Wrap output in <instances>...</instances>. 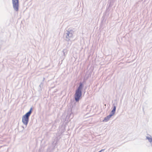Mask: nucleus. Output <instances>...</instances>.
Listing matches in <instances>:
<instances>
[{
    "label": "nucleus",
    "instance_id": "4",
    "mask_svg": "<svg viewBox=\"0 0 152 152\" xmlns=\"http://www.w3.org/2000/svg\"><path fill=\"white\" fill-rule=\"evenodd\" d=\"M13 7L16 12L18 11L19 7V0H12Z\"/></svg>",
    "mask_w": 152,
    "mask_h": 152
},
{
    "label": "nucleus",
    "instance_id": "1",
    "mask_svg": "<svg viewBox=\"0 0 152 152\" xmlns=\"http://www.w3.org/2000/svg\"><path fill=\"white\" fill-rule=\"evenodd\" d=\"M83 87V85L82 83H80L76 91L75 94V99L76 102L79 101L80 97L82 95V90Z\"/></svg>",
    "mask_w": 152,
    "mask_h": 152
},
{
    "label": "nucleus",
    "instance_id": "9",
    "mask_svg": "<svg viewBox=\"0 0 152 152\" xmlns=\"http://www.w3.org/2000/svg\"><path fill=\"white\" fill-rule=\"evenodd\" d=\"M114 114V113H113L111 111L110 113V114L109 115H110L111 117Z\"/></svg>",
    "mask_w": 152,
    "mask_h": 152
},
{
    "label": "nucleus",
    "instance_id": "2",
    "mask_svg": "<svg viewBox=\"0 0 152 152\" xmlns=\"http://www.w3.org/2000/svg\"><path fill=\"white\" fill-rule=\"evenodd\" d=\"M32 107H31L29 110L22 117V121L23 124L27 126L28 124L29 117L32 113Z\"/></svg>",
    "mask_w": 152,
    "mask_h": 152
},
{
    "label": "nucleus",
    "instance_id": "3",
    "mask_svg": "<svg viewBox=\"0 0 152 152\" xmlns=\"http://www.w3.org/2000/svg\"><path fill=\"white\" fill-rule=\"evenodd\" d=\"M74 31L72 28H69L68 30L65 31L64 34L65 35V40L66 41H69L71 38H73V35Z\"/></svg>",
    "mask_w": 152,
    "mask_h": 152
},
{
    "label": "nucleus",
    "instance_id": "6",
    "mask_svg": "<svg viewBox=\"0 0 152 152\" xmlns=\"http://www.w3.org/2000/svg\"><path fill=\"white\" fill-rule=\"evenodd\" d=\"M113 108L112 110L111 111L112 112L114 113V114L115 113V110L116 109V107L115 104H113Z\"/></svg>",
    "mask_w": 152,
    "mask_h": 152
},
{
    "label": "nucleus",
    "instance_id": "12",
    "mask_svg": "<svg viewBox=\"0 0 152 152\" xmlns=\"http://www.w3.org/2000/svg\"><path fill=\"white\" fill-rule=\"evenodd\" d=\"M45 80V78H43V81Z\"/></svg>",
    "mask_w": 152,
    "mask_h": 152
},
{
    "label": "nucleus",
    "instance_id": "5",
    "mask_svg": "<svg viewBox=\"0 0 152 152\" xmlns=\"http://www.w3.org/2000/svg\"><path fill=\"white\" fill-rule=\"evenodd\" d=\"M111 117L109 115L105 117L104 119L103 120V122H107L108 121Z\"/></svg>",
    "mask_w": 152,
    "mask_h": 152
},
{
    "label": "nucleus",
    "instance_id": "7",
    "mask_svg": "<svg viewBox=\"0 0 152 152\" xmlns=\"http://www.w3.org/2000/svg\"><path fill=\"white\" fill-rule=\"evenodd\" d=\"M146 139L148 140V141L150 142H152V138L148 136H147L146 137Z\"/></svg>",
    "mask_w": 152,
    "mask_h": 152
},
{
    "label": "nucleus",
    "instance_id": "8",
    "mask_svg": "<svg viewBox=\"0 0 152 152\" xmlns=\"http://www.w3.org/2000/svg\"><path fill=\"white\" fill-rule=\"evenodd\" d=\"M43 86V83H41L40 85H39V87L40 88H41Z\"/></svg>",
    "mask_w": 152,
    "mask_h": 152
},
{
    "label": "nucleus",
    "instance_id": "10",
    "mask_svg": "<svg viewBox=\"0 0 152 152\" xmlns=\"http://www.w3.org/2000/svg\"><path fill=\"white\" fill-rule=\"evenodd\" d=\"M104 150V149H102L101 151H99V152H101L102 151Z\"/></svg>",
    "mask_w": 152,
    "mask_h": 152
},
{
    "label": "nucleus",
    "instance_id": "11",
    "mask_svg": "<svg viewBox=\"0 0 152 152\" xmlns=\"http://www.w3.org/2000/svg\"><path fill=\"white\" fill-rule=\"evenodd\" d=\"M63 52L64 55H65V52H64V50H63Z\"/></svg>",
    "mask_w": 152,
    "mask_h": 152
}]
</instances>
